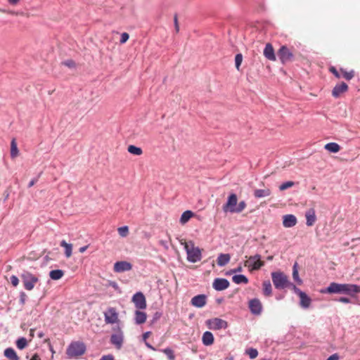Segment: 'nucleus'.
I'll list each match as a JSON object with an SVG mask.
<instances>
[{"label":"nucleus","instance_id":"1","mask_svg":"<svg viewBox=\"0 0 360 360\" xmlns=\"http://www.w3.org/2000/svg\"><path fill=\"white\" fill-rule=\"evenodd\" d=\"M106 323H117L110 338H123L124 333L118 323V314L114 307H109L104 313Z\"/></svg>","mask_w":360,"mask_h":360},{"label":"nucleus","instance_id":"2","mask_svg":"<svg viewBox=\"0 0 360 360\" xmlns=\"http://www.w3.org/2000/svg\"><path fill=\"white\" fill-rule=\"evenodd\" d=\"M86 350V347L83 342L73 341L67 348L66 354L70 359H76L82 356Z\"/></svg>","mask_w":360,"mask_h":360},{"label":"nucleus","instance_id":"3","mask_svg":"<svg viewBox=\"0 0 360 360\" xmlns=\"http://www.w3.org/2000/svg\"><path fill=\"white\" fill-rule=\"evenodd\" d=\"M191 247L188 243H185L184 249L187 254V260L191 263H195L201 260L202 252L198 247H195L192 241H190Z\"/></svg>","mask_w":360,"mask_h":360},{"label":"nucleus","instance_id":"4","mask_svg":"<svg viewBox=\"0 0 360 360\" xmlns=\"http://www.w3.org/2000/svg\"><path fill=\"white\" fill-rule=\"evenodd\" d=\"M20 276L23 284V287L27 290H33L36 283L39 281L38 277L28 271H23L20 274Z\"/></svg>","mask_w":360,"mask_h":360},{"label":"nucleus","instance_id":"5","mask_svg":"<svg viewBox=\"0 0 360 360\" xmlns=\"http://www.w3.org/2000/svg\"><path fill=\"white\" fill-rule=\"evenodd\" d=\"M271 276L272 282L276 289L282 290L287 288L288 278L284 273L281 271H273Z\"/></svg>","mask_w":360,"mask_h":360},{"label":"nucleus","instance_id":"6","mask_svg":"<svg viewBox=\"0 0 360 360\" xmlns=\"http://www.w3.org/2000/svg\"><path fill=\"white\" fill-rule=\"evenodd\" d=\"M244 265L248 267L250 271H257L264 266V262L262 261V256L256 254L249 257L248 259L245 262Z\"/></svg>","mask_w":360,"mask_h":360},{"label":"nucleus","instance_id":"7","mask_svg":"<svg viewBox=\"0 0 360 360\" xmlns=\"http://www.w3.org/2000/svg\"><path fill=\"white\" fill-rule=\"evenodd\" d=\"M343 283L332 282L326 288H322L320 292L328 295H343Z\"/></svg>","mask_w":360,"mask_h":360},{"label":"nucleus","instance_id":"8","mask_svg":"<svg viewBox=\"0 0 360 360\" xmlns=\"http://www.w3.org/2000/svg\"><path fill=\"white\" fill-rule=\"evenodd\" d=\"M238 204V197L236 193H231L227 198L226 202L224 204L222 210L224 212L235 213Z\"/></svg>","mask_w":360,"mask_h":360},{"label":"nucleus","instance_id":"9","mask_svg":"<svg viewBox=\"0 0 360 360\" xmlns=\"http://www.w3.org/2000/svg\"><path fill=\"white\" fill-rule=\"evenodd\" d=\"M277 56L283 64L291 61L294 57L292 53L286 46H281L277 52Z\"/></svg>","mask_w":360,"mask_h":360},{"label":"nucleus","instance_id":"10","mask_svg":"<svg viewBox=\"0 0 360 360\" xmlns=\"http://www.w3.org/2000/svg\"><path fill=\"white\" fill-rule=\"evenodd\" d=\"M343 295H346L352 297H354L357 294L360 293V285L343 283Z\"/></svg>","mask_w":360,"mask_h":360},{"label":"nucleus","instance_id":"11","mask_svg":"<svg viewBox=\"0 0 360 360\" xmlns=\"http://www.w3.org/2000/svg\"><path fill=\"white\" fill-rule=\"evenodd\" d=\"M131 300L138 309H145L147 307L146 297L141 292H136Z\"/></svg>","mask_w":360,"mask_h":360},{"label":"nucleus","instance_id":"12","mask_svg":"<svg viewBox=\"0 0 360 360\" xmlns=\"http://www.w3.org/2000/svg\"><path fill=\"white\" fill-rule=\"evenodd\" d=\"M207 325L211 330H218L226 328L227 327V322L219 318H214L207 321Z\"/></svg>","mask_w":360,"mask_h":360},{"label":"nucleus","instance_id":"13","mask_svg":"<svg viewBox=\"0 0 360 360\" xmlns=\"http://www.w3.org/2000/svg\"><path fill=\"white\" fill-rule=\"evenodd\" d=\"M132 264L127 261H119L114 264L113 270L116 273H122L131 270Z\"/></svg>","mask_w":360,"mask_h":360},{"label":"nucleus","instance_id":"14","mask_svg":"<svg viewBox=\"0 0 360 360\" xmlns=\"http://www.w3.org/2000/svg\"><path fill=\"white\" fill-rule=\"evenodd\" d=\"M230 285L229 281L223 278H217L212 283V287L217 291H222L228 288Z\"/></svg>","mask_w":360,"mask_h":360},{"label":"nucleus","instance_id":"15","mask_svg":"<svg viewBox=\"0 0 360 360\" xmlns=\"http://www.w3.org/2000/svg\"><path fill=\"white\" fill-rule=\"evenodd\" d=\"M249 308L251 313L255 315H259L262 311V303L257 298H254L250 300Z\"/></svg>","mask_w":360,"mask_h":360},{"label":"nucleus","instance_id":"16","mask_svg":"<svg viewBox=\"0 0 360 360\" xmlns=\"http://www.w3.org/2000/svg\"><path fill=\"white\" fill-rule=\"evenodd\" d=\"M207 299V297L206 295L200 294V295L194 296L191 299V304L197 308H202L206 304Z\"/></svg>","mask_w":360,"mask_h":360},{"label":"nucleus","instance_id":"17","mask_svg":"<svg viewBox=\"0 0 360 360\" xmlns=\"http://www.w3.org/2000/svg\"><path fill=\"white\" fill-rule=\"evenodd\" d=\"M348 90V85L342 82L337 84L332 90V96L334 98H339L340 95Z\"/></svg>","mask_w":360,"mask_h":360},{"label":"nucleus","instance_id":"18","mask_svg":"<svg viewBox=\"0 0 360 360\" xmlns=\"http://www.w3.org/2000/svg\"><path fill=\"white\" fill-rule=\"evenodd\" d=\"M297 218L293 214H286L283 216V225L285 228H291L296 225Z\"/></svg>","mask_w":360,"mask_h":360},{"label":"nucleus","instance_id":"19","mask_svg":"<svg viewBox=\"0 0 360 360\" xmlns=\"http://www.w3.org/2000/svg\"><path fill=\"white\" fill-rule=\"evenodd\" d=\"M264 56L269 60L275 61L276 59L273 46L268 43L264 49Z\"/></svg>","mask_w":360,"mask_h":360},{"label":"nucleus","instance_id":"20","mask_svg":"<svg viewBox=\"0 0 360 360\" xmlns=\"http://www.w3.org/2000/svg\"><path fill=\"white\" fill-rule=\"evenodd\" d=\"M306 224L308 226H311L314 224L316 220V216L314 209L310 208L305 213Z\"/></svg>","mask_w":360,"mask_h":360},{"label":"nucleus","instance_id":"21","mask_svg":"<svg viewBox=\"0 0 360 360\" xmlns=\"http://www.w3.org/2000/svg\"><path fill=\"white\" fill-rule=\"evenodd\" d=\"M299 297L300 299V306L304 309H307L309 307L311 302V297L303 291L302 293L300 294Z\"/></svg>","mask_w":360,"mask_h":360},{"label":"nucleus","instance_id":"22","mask_svg":"<svg viewBox=\"0 0 360 360\" xmlns=\"http://www.w3.org/2000/svg\"><path fill=\"white\" fill-rule=\"evenodd\" d=\"M231 256L229 254L221 253L219 255L217 259V264L219 266H224L229 262Z\"/></svg>","mask_w":360,"mask_h":360},{"label":"nucleus","instance_id":"23","mask_svg":"<svg viewBox=\"0 0 360 360\" xmlns=\"http://www.w3.org/2000/svg\"><path fill=\"white\" fill-rule=\"evenodd\" d=\"M146 314L143 311L136 310L135 312V323L138 325L143 323L146 321Z\"/></svg>","mask_w":360,"mask_h":360},{"label":"nucleus","instance_id":"24","mask_svg":"<svg viewBox=\"0 0 360 360\" xmlns=\"http://www.w3.org/2000/svg\"><path fill=\"white\" fill-rule=\"evenodd\" d=\"M271 191L269 188L265 189H255L254 191V196L256 198H262L270 195Z\"/></svg>","mask_w":360,"mask_h":360},{"label":"nucleus","instance_id":"25","mask_svg":"<svg viewBox=\"0 0 360 360\" xmlns=\"http://www.w3.org/2000/svg\"><path fill=\"white\" fill-rule=\"evenodd\" d=\"M292 278L297 285H302L303 281L299 276L298 264L295 262L292 266Z\"/></svg>","mask_w":360,"mask_h":360},{"label":"nucleus","instance_id":"26","mask_svg":"<svg viewBox=\"0 0 360 360\" xmlns=\"http://www.w3.org/2000/svg\"><path fill=\"white\" fill-rule=\"evenodd\" d=\"M232 281L236 284H247L248 283V278L243 274H236L233 276Z\"/></svg>","mask_w":360,"mask_h":360},{"label":"nucleus","instance_id":"27","mask_svg":"<svg viewBox=\"0 0 360 360\" xmlns=\"http://www.w3.org/2000/svg\"><path fill=\"white\" fill-rule=\"evenodd\" d=\"M4 356L9 360H20L16 352L11 347H8L4 350Z\"/></svg>","mask_w":360,"mask_h":360},{"label":"nucleus","instance_id":"28","mask_svg":"<svg viewBox=\"0 0 360 360\" xmlns=\"http://www.w3.org/2000/svg\"><path fill=\"white\" fill-rule=\"evenodd\" d=\"M324 148L326 150L333 153H336L340 150V145L335 142H330L326 144Z\"/></svg>","mask_w":360,"mask_h":360},{"label":"nucleus","instance_id":"29","mask_svg":"<svg viewBox=\"0 0 360 360\" xmlns=\"http://www.w3.org/2000/svg\"><path fill=\"white\" fill-rule=\"evenodd\" d=\"M64 275V271L61 269H54L49 272V276L52 280H59Z\"/></svg>","mask_w":360,"mask_h":360},{"label":"nucleus","instance_id":"30","mask_svg":"<svg viewBox=\"0 0 360 360\" xmlns=\"http://www.w3.org/2000/svg\"><path fill=\"white\" fill-rule=\"evenodd\" d=\"M194 215L193 212L191 210L184 212L180 217V223L184 224L188 222L190 219Z\"/></svg>","mask_w":360,"mask_h":360},{"label":"nucleus","instance_id":"31","mask_svg":"<svg viewBox=\"0 0 360 360\" xmlns=\"http://www.w3.org/2000/svg\"><path fill=\"white\" fill-rule=\"evenodd\" d=\"M263 293L266 296H270L272 294V287L270 281H264L263 282Z\"/></svg>","mask_w":360,"mask_h":360},{"label":"nucleus","instance_id":"32","mask_svg":"<svg viewBox=\"0 0 360 360\" xmlns=\"http://www.w3.org/2000/svg\"><path fill=\"white\" fill-rule=\"evenodd\" d=\"M127 150L129 153L135 155H141L143 153V150L140 147H137L134 145H129Z\"/></svg>","mask_w":360,"mask_h":360},{"label":"nucleus","instance_id":"33","mask_svg":"<svg viewBox=\"0 0 360 360\" xmlns=\"http://www.w3.org/2000/svg\"><path fill=\"white\" fill-rule=\"evenodd\" d=\"M160 351L163 352L167 356L169 360H175L174 352L171 348L167 347L165 349H160Z\"/></svg>","mask_w":360,"mask_h":360},{"label":"nucleus","instance_id":"34","mask_svg":"<svg viewBox=\"0 0 360 360\" xmlns=\"http://www.w3.org/2000/svg\"><path fill=\"white\" fill-rule=\"evenodd\" d=\"M18 154V149L17 147V144L15 143V140L13 139L11 143V158H15Z\"/></svg>","mask_w":360,"mask_h":360},{"label":"nucleus","instance_id":"35","mask_svg":"<svg viewBox=\"0 0 360 360\" xmlns=\"http://www.w3.org/2000/svg\"><path fill=\"white\" fill-rule=\"evenodd\" d=\"M340 71L342 73L343 77L348 81L352 79L354 76V71L353 70L347 72L345 69L340 68Z\"/></svg>","mask_w":360,"mask_h":360},{"label":"nucleus","instance_id":"36","mask_svg":"<svg viewBox=\"0 0 360 360\" xmlns=\"http://www.w3.org/2000/svg\"><path fill=\"white\" fill-rule=\"evenodd\" d=\"M245 354H248L250 359H255L258 355V352L256 349L248 348L245 350Z\"/></svg>","mask_w":360,"mask_h":360},{"label":"nucleus","instance_id":"37","mask_svg":"<svg viewBox=\"0 0 360 360\" xmlns=\"http://www.w3.org/2000/svg\"><path fill=\"white\" fill-rule=\"evenodd\" d=\"M243 61V55L241 53H237L235 56V65L238 70H240Z\"/></svg>","mask_w":360,"mask_h":360},{"label":"nucleus","instance_id":"38","mask_svg":"<svg viewBox=\"0 0 360 360\" xmlns=\"http://www.w3.org/2000/svg\"><path fill=\"white\" fill-rule=\"evenodd\" d=\"M162 316V312L157 311L154 313L152 319L150 320V324H155L158 321Z\"/></svg>","mask_w":360,"mask_h":360},{"label":"nucleus","instance_id":"39","mask_svg":"<svg viewBox=\"0 0 360 360\" xmlns=\"http://www.w3.org/2000/svg\"><path fill=\"white\" fill-rule=\"evenodd\" d=\"M294 184H295L294 181H285V182L283 183L279 186V189H280V191H284V190H286V189L293 186Z\"/></svg>","mask_w":360,"mask_h":360},{"label":"nucleus","instance_id":"40","mask_svg":"<svg viewBox=\"0 0 360 360\" xmlns=\"http://www.w3.org/2000/svg\"><path fill=\"white\" fill-rule=\"evenodd\" d=\"M247 204L244 200L240 201L237 204L235 213H240L246 207Z\"/></svg>","mask_w":360,"mask_h":360},{"label":"nucleus","instance_id":"41","mask_svg":"<svg viewBox=\"0 0 360 360\" xmlns=\"http://www.w3.org/2000/svg\"><path fill=\"white\" fill-rule=\"evenodd\" d=\"M118 233L122 237H126L129 233V228L127 226H123L118 228Z\"/></svg>","mask_w":360,"mask_h":360},{"label":"nucleus","instance_id":"42","mask_svg":"<svg viewBox=\"0 0 360 360\" xmlns=\"http://www.w3.org/2000/svg\"><path fill=\"white\" fill-rule=\"evenodd\" d=\"M27 345V339H18L16 342V345L18 349H24Z\"/></svg>","mask_w":360,"mask_h":360},{"label":"nucleus","instance_id":"43","mask_svg":"<svg viewBox=\"0 0 360 360\" xmlns=\"http://www.w3.org/2000/svg\"><path fill=\"white\" fill-rule=\"evenodd\" d=\"M111 343L117 349H121L123 344V339H110Z\"/></svg>","mask_w":360,"mask_h":360},{"label":"nucleus","instance_id":"44","mask_svg":"<svg viewBox=\"0 0 360 360\" xmlns=\"http://www.w3.org/2000/svg\"><path fill=\"white\" fill-rule=\"evenodd\" d=\"M27 298V295L26 293L23 291H21L19 295V302L20 304L23 305L25 304L26 300Z\"/></svg>","mask_w":360,"mask_h":360},{"label":"nucleus","instance_id":"45","mask_svg":"<svg viewBox=\"0 0 360 360\" xmlns=\"http://www.w3.org/2000/svg\"><path fill=\"white\" fill-rule=\"evenodd\" d=\"M72 244L70 243L65 248V257L67 258L70 257L72 255Z\"/></svg>","mask_w":360,"mask_h":360},{"label":"nucleus","instance_id":"46","mask_svg":"<svg viewBox=\"0 0 360 360\" xmlns=\"http://www.w3.org/2000/svg\"><path fill=\"white\" fill-rule=\"evenodd\" d=\"M129 34L127 33V32H123L121 34V37H120V44L126 43L127 41V40L129 39Z\"/></svg>","mask_w":360,"mask_h":360},{"label":"nucleus","instance_id":"47","mask_svg":"<svg viewBox=\"0 0 360 360\" xmlns=\"http://www.w3.org/2000/svg\"><path fill=\"white\" fill-rule=\"evenodd\" d=\"M10 281H11V284H12L13 286H15V287H16V286L18 285V283H19V279H18V278L16 276H15V275H12V276L10 277Z\"/></svg>","mask_w":360,"mask_h":360},{"label":"nucleus","instance_id":"48","mask_svg":"<svg viewBox=\"0 0 360 360\" xmlns=\"http://www.w3.org/2000/svg\"><path fill=\"white\" fill-rule=\"evenodd\" d=\"M243 270L241 266H238L237 268H235V269H231L230 271H229L226 274L227 275H231L232 274H236V273H238V272H241Z\"/></svg>","mask_w":360,"mask_h":360},{"label":"nucleus","instance_id":"49","mask_svg":"<svg viewBox=\"0 0 360 360\" xmlns=\"http://www.w3.org/2000/svg\"><path fill=\"white\" fill-rule=\"evenodd\" d=\"M65 66L68 67V68H74L75 66V63L74 60H65L63 63Z\"/></svg>","mask_w":360,"mask_h":360},{"label":"nucleus","instance_id":"50","mask_svg":"<svg viewBox=\"0 0 360 360\" xmlns=\"http://www.w3.org/2000/svg\"><path fill=\"white\" fill-rule=\"evenodd\" d=\"M337 301L342 302V303H345V304L351 302V300L347 297H340L337 300Z\"/></svg>","mask_w":360,"mask_h":360},{"label":"nucleus","instance_id":"51","mask_svg":"<svg viewBox=\"0 0 360 360\" xmlns=\"http://www.w3.org/2000/svg\"><path fill=\"white\" fill-rule=\"evenodd\" d=\"M330 72H332L334 75V76L335 77H337V78L340 77V75L338 71L336 70V68L335 67H333V66L330 67Z\"/></svg>","mask_w":360,"mask_h":360},{"label":"nucleus","instance_id":"52","mask_svg":"<svg viewBox=\"0 0 360 360\" xmlns=\"http://www.w3.org/2000/svg\"><path fill=\"white\" fill-rule=\"evenodd\" d=\"M202 342L205 345L209 346L214 343V339H202Z\"/></svg>","mask_w":360,"mask_h":360},{"label":"nucleus","instance_id":"53","mask_svg":"<svg viewBox=\"0 0 360 360\" xmlns=\"http://www.w3.org/2000/svg\"><path fill=\"white\" fill-rule=\"evenodd\" d=\"M109 286L114 288L115 290H120L118 284L115 281H110L109 282Z\"/></svg>","mask_w":360,"mask_h":360},{"label":"nucleus","instance_id":"54","mask_svg":"<svg viewBox=\"0 0 360 360\" xmlns=\"http://www.w3.org/2000/svg\"><path fill=\"white\" fill-rule=\"evenodd\" d=\"M99 360H115V358L112 354H108L103 356Z\"/></svg>","mask_w":360,"mask_h":360},{"label":"nucleus","instance_id":"55","mask_svg":"<svg viewBox=\"0 0 360 360\" xmlns=\"http://www.w3.org/2000/svg\"><path fill=\"white\" fill-rule=\"evenodd\" d=\"M174 22L175 30L176 32H178L179 30V27L178 19H177L176 15H174Z\"/></svg>","mask_w":360,"mask_h":360},{"label":"nucleus","instance_id":"56","mask_svg":"<svg viewBox=\"0 0 360 360\" xmlns=\"http://www.w3.org/2000/svg\"><path fill=\"white\" fill-rule=\"evenodd\" d=\"M292 290L298 296L300 295V293L302 292V291L299 288H297L296 285H293V288Z\"/></svg>","mask_w":360,"mask_h":360},{"label":"nucleus","instance_id":"57","mask_svg":"<svg viewBox=\"0 0 360 360\" xmlns=\"http://www.w3.org/2000/svg\"><path fill=\"white\" fill-rule=\"evenodd\" d=\"M202 338H214L213 334L210 331H205Z\"/></svg>","mask_w":360,"mask_h":360},{"label":"nucleus","instance_id":"58","mask_svg":"<svg viewBox=\"0 0 360 360\" xmlns=\"http://www.w3.org/2000/svg\"><path fill=\"white\" fill-rule=\"evenodd\" d=\"M37 181H38V179H37V178L32 179L30 181V183H29V184H28V188H30V187L33 186H34V185L37 182Z\"/></svg>","mask_w":360,"mask_h":360},{"label":"nucleus","instance_id":"59","mask_svg":"<svg viewBox=\"0 0 360 360\" xmlns=\"http://www.w3.org/2000/svg\"><path fill=\"white\" fill-rule=\"evenodd\" d=\"M339 356L337 354H334L329 356L326 360H338Z\"/></svg>","mask_w":360,"mask_h":360},{"label":"nucleus","instance_id":"60","mask_svg":"<svg viewBox=\"0 0 360 360\" xmlns=\"http://www.w3.org/2000/svg\"><path fill=\"white\" fill-rule=\"evenodd\" d=\"M145 342V344L146 345L150 348V349H153V350H157L156 348L153 347L150 344H149L148 342H146V339H143Z\"/></svg>","mask_w":360,"mask_h":360},{"label":"nucleus","instance_id":"61","mask_svg":"<svg viewBox=\"0 0 360 360\" xmlns=\"http://www.w3.org/2000/svg\"><path fill=\"white\" fill-rule=\"evenodd\" d=\"M87 248H88V246H87V245H86V246H82V247H81V248H79V252L83 253V252H84L86 251V250Z\"/></svg>","mask_w":360,"mask_h":360},{"label":"nucleus","instance_id":"62","mask_svg":"<svg viewBox=\"0 0 360 360\" xmlns=\"http://www.w3.org/2000/svg\"><path fill=\"white\" fill-rule=\"evenodd\" d=\"M20 0H8L10 4L11 5H15L18 3Z\"/></svg>","mask_w":360,"mask_h":360},{"label":"nucleus","instance_id":"63","mask_svg":"<svg viewBox=\"0 0 360 360\" xmlns=\"http://www.w3.org/2000/svg\"><path fill=\"white\" fill-rule=\"evenodd\" d=\"M70 243H68L65 240H62L60 242V246L61 247H63V248H65L68 245H69Z\"/></svg>","mask_w":360,"mask_h":360},{"label":"nucleus","instance_id":"64","mask_svg":"<svg viewBox=\"0 0 360 360\" xmlns=\"http://www.w3.org/2000/svg\"><path fill=\"white\" fill-rule=\"evenodd\" d=\"M30 360H40V358L37 354H34L32 356Z\"/></svg>","mask_w":360,"mask_h":360}]
</instances>
